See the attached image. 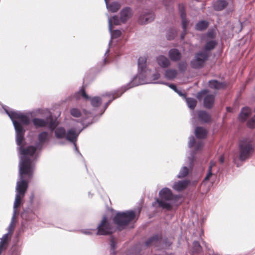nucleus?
<instances>
[{"label":"nucleus","instance_id":"nucleus-1","mask_svg":"<svg viewBox=\"0 0 255 255\" xmlns=\"http://www.w3.org/2000/svg\"><path fill=\"white\" fill-rule=\"evenodd\" d=\"M2 107L11 120L15 131V141L18 146L17 149L20 155L18 180H27L29 182L33 174L35 166L33 162L36 161L39 156L38 151H41L44 144L49 141V133L46 131L40 132L38 135V141L35 145L25 147V129L23 126L30 124V118L20 111L9 110L6 106H3Z\"/></svg>","mask_w":255,"mask_h":255},{"label":"nucleus","instance_id":"nucleus-2","mask_svg":"<svg viewBox=\"0 0 255 255\" xmlns=\"http://www.w3.org/2000/svg\"><path fill=\"white\" fill-rule=\"evenodd\" d=\"M158 195L159 197L155 198V201L152 202V206L168 211L172 210L174 207L178 206L177 202L181 197L180 195L173 194L168 187L162 188L159 191Z\"/></svg>","mask_w":255,"mask_h":255},{"label":"nucleus","instance_id":"nucleus-3","mask_svg":"<svg viewBox=\"0 0 255 255\" xmlns=\"http://www.w3.org/2000/svg\"><path fill=\"white\" fill-rule=\"evenodd\" d=\"M147 59L145 57H139L137 60L138 72L131 81L125 86L127 90L140 85L150 84V77L151 70L147 67Z\"/></svg>","mask_w":255,"mask_h":255},{"label":"nucleus","instance_id":"nucleus-4","mask_svg":"<svg viewBox=\"0 0 255 255\" xmlns=\"http://www.w3.org/2000/svg\"><path fill=\"white\" fill-rule=\"evenodd\" d=\"M28 188V181L27 180L20 181L18 180L16 182L15 187V197L13 206V214L11 219L10 223L7 228L8 233L12 234L13 231V224L14 222L17 209L22 204V200Z\"/></svg>","mask_w":255,"mask_h":255},{"label":"nucleus","instance_id":"nucleus-5","mask_svg":"<svg viewBox=\"0 0 255 255\" xmlns=\"http://www.w3.org/2000/svg\"><path fill=\"white\" fill-rule=\"evenodd\" d=\"M83 113L85 115V117H83V120L81 122L83 127V128L76 131L75 128H71L66 131L65 139L71 143L76 142L78 137L83 129L95 122L94 121V118L92 116L91 112L84 109Z\"/></svg>","mask_w":255,"mask_h":255},{"label":"nucleus","instance_id":"nucleus-6","mask_svg":"<svg viewBox=\"0 0 255 255\" xmlns=\"http://www.w3.org/2000/svg\"><path fill=\"white\" fill-rule=\"evenodd\" d=\"M135 217V212L133 210L118 212L113 217V221L118 229L122 230L126 229L128 225L134 220Z\"/></svg>","mask_w":255,"mask_h":255},{"label":"nucleus","instance_id":"nucleus-7","mask_svg":"<svg viewBox=\"0 0 255 255\" xmlns=\"http://www.w3.org/2000/svg\"><path fill=\"white\" fill-rule=\"evenodd\" d=\"M32 122L36 128H47L52 132L59 124L57 120L54 118L53 116L50 113L45 118H33Z\"/></svg>","mask_w":255,"mask_h":255},{"label":"nucleus","instance_id":"nucleus-8","mask_svg":"<svg viewBox=\"0 0 255 255\" xmlns=\"http://www.w3.org/2000/svg\"><path fill=\"white\" fill-rule=\"evenodd\" d=\"M239 150V159L241 161H244L250 157L254 149L250 140L245 138L240 140Z\"/></svg>","mask_w":255,"mask_h":255},{"label":"nucleus","instance_id":"nucleus-9","mask_svg":"<svg viewBox=\"0 0 255 255\" xmlns=\"http://www.w3.org/2000/svg\"><path fill=\"white\" fill-rule=\"evenodd\" d=\"M204 143L203 141H199L196 142V140L194 136L191 135L189 137V141L188 143V146L189 148H191L195 146L194 149L190 150L189 155L188 156L189 161V166L192 167L193 165L194 161L195 159V155L198 151L201 150L203 147Z\"/></svg>","mask_w":255,"mask_h":255},{"label":"nucleus","instance_id":"nucleus-10","mask_svg":"<svg viewBox=\"0 0 255 255\" xmlns=\"http://www.w3.org/2000/svg\"><path fill=\"white\" fill-rule=\"evenodd\" d=\"M96 235L106 236L113 233V228L106 215L104 216L101 223L97 226Z\"/></svg>","mask_w":255,"mask_h":255},{"label":"nucleus","instance_id":"nucleus-11","mask_svg":"<svg viewBox=\"0 0 255 255\" xmlns=\"http://www.w3.org/2000/svg\"><path fill=\"white\" fill-rule=\"evenodd\" d=\"M74 97L76 99H78L80 97H82L86 100H90L91 105L95 108L99 107L102 103L101 98L99 96H94L93 97L89 96L87 94L85 89L83 87H82L79 91L75 93Z\"/></svg>","mask_w":255,"mask_h":255},{"label":"nucleus","instance_id":"nucleus-12","mask_svg":"<svg viewBox=\"0 0 255 255\" xmlns=\"http://www.w3.org/2000/svg\"><path fill=\"white\" fill-rule=\"evenodd\" d=\"M209 90L208 89H203L199 92L197 95V98L201 100L203 95H206L203 100V105L207 109H211L214 104L215 97L212 94H208Z\"/></svg>","mask_w":255,"mask_h":255},{"label":"nucleus","instance_id":"nucleus-13","mask_svg":"<svg viewBox=\"0 0 255 255\" xmlns=\"http://www.w3.org/2000/svg\"><path fill=\"white\" fill-rule=\"evenodd\" d=\"M195 59L190 62V65L193 69L202 68L209 58V54L205 51H202L196 54Z\"/></svg>","mask_w":255,"mask_h":255},{"label":"nucleus","instance_id":"nucleus-14","mask_svg":"<svg viewBox=\"0 0 255 255\" xmlns=\"http://www.w3.org/2000/svg\"><path fill=\"white\" fill-rule=\"evenodd\" d=\"M21 217L22 218V227L25 228L26 223L32 221L36 218V215L33 211V206H28L24 208L21 213Z\"/></svg>","mask_w":255,"mask_h":255},{"label":"nucleus","instance_id":"nucleus-15","mask_svg":"<svg viewBox=\"0 0 255 255\" xmlns=\"http://www.w3.org/2000/svg\"><path fill=\"white\" fill-rule=\"evenodd\" d=\"M163 243V238L161 234H156L148 238L144 242V246L148 248L151 246L160 247Z\"/></svg>","mask_w":255,"mask_h":255},{"label":"nucleus","instance_id":"nucleus-16","mask_svg":"<svg viewBox=\"0 0 255 255\" xmlns=\"http://www.w3.org/2000/svg\"><path fill=\"white\" fill-rule=\"evenodd\" d=\"M154 18V12L150 10L146 9L139 14L138 20L140 24H146L153 21Z\"/></svg>","mask_w":255,"mask_h":255},{"label":"nucleus","instance_id":"nucleus-17","mask_svg":"<svg viewBox=\"0 0 255 255\" xmlns=\"http://www.w3.org/2000/svg\"><path fill=\"white\" fill-rule=\"evenodd\" d=\"M127 90H128L125 87V86L122 87L120 89L114 91V92L112 93H110L109 94H107V96L108 97H110L111 96H112V99L109 100L104 105V109L102 111V112L100 114V116H101L104 112L106 111V110L107 109L109 105L112 103V102L116 99V98L121 97L122 94L125 92Z\"/></svg>","mask_w":255,"mask_h":255},{"label":"nucleus","instance_id":"nucleus-18","mask_svg":"<svg viewBox=\"0 0 255 255\" xmlns=\"http://www.w3.org/2000/svg\"><path fill=\"white\" fill-rule=\"evenodd\" d=\"M190 184L189 180L185 179L175 182L172 188L175 191L180 192L184 190Z\"/></svg>","mask_w":255,"mask_h":255},{"label":"nucleus","instance_id":"nucleus-19","mask_svg":"<svg viewBox=\"0 0 255 255\" xmlns=\"http://www.w3.org/2000/svg\"><path fill=\"white\" fill-rule=\"evenodd\" d=\"M132 15V9L130 7L127 6L122 9L120 12V19L123 23L126 22Z\"/></svg>","mask_w":255,"mask_h":255},{"label":"nucleus","instance_id":"nucleus-20","mask_svg":"<svg viewBox=\"0 0 255 255\" xmlns=\"http://www.w3.org/2000/svg\"><path fill=\"white\" fill-rule=\"evenodd\" d=\"M209 86L210 88L215 90H221L225 88L227 84L225 82H220L217 80H209Z\"/></svg>","mask_w":255,"mask_h":255},{"label":"nucleus","instance_id":"nucleus-21","mask_svg":"<svg viewBox=\"0 0 255 255\" xmlns=\"http://www.w3.org/2000/svg\"><path fill=\"white\" fill-rule=\"evenodd\" d=\"M251 114V110L248 107H244L241 109L239 115V120L243 123L247 121Z\"/></svg>","mask_w":255,"mask_h":255},{"label":"nucleus","instance_id":"nucleus-22","mask_svg":"<svg viewBox=\"0 0 255 255\" xmlns=\"http://www.w3.org/2000/svg\"><path fill=\"white\" fill-rule=\"evenodd\" d=\"M168 55L170 59L173 61H178L181 57V54L179 50L176 48H172L168 52Z\"/></svg>","mask_w":255,"mask_h":255},{"label":"nucleus","instance_id":"nucleus-23","mask_svg":"<svg viewBox=\"0 0 255 255\" xmlns=\"http://www.w3.org/2000/svg\"><path fill=\"white\" fill-rule=\"evenodd\" d=\"M228 3L226 0H217L213 3L214 9L216 11H221L228 5Z\"/></svg>","mask_w":255,"mask_h":255},{"label":"nucleus","instance_id":"nucleus-24","mask_svg":"<svg viewBox=\"0 0 255 255\" xmlns=\"http://www.w3.org/2000/svg\"><path fill=\"white\" fill-rule=\"evenodd\" d=\"M199 119L204 123H208L211 121V116L206 111L200 110L198 112Z\"/></svg>","mask_w":255,"mask_h":255},{"label":"nucleus","instance_id":"nucleus-25","mask_svg":"<svg viewBox=\"0 0 255 255\" xmlns=\"http://www.w3.org/2000/svg\"><path fill=\"white\" fill-rule=\"evenodd\" d=\"M159 66L163 68L168 67L170 65V62L168 58L164 55H159L156 58Z\"/></svg>","mask_w":255,"mask_h":255},{"label":"nucleus","instance_id":"nucleus-26","mask_svg":"<svg viewBox=\"0 0 255 255\" xmlns=\"http://www.w3.org/2000/svg\"><path fill=\"white\" fill-rule=\"evenodd\" d=\"M209 22L206 20H201L195 25V29L198 31H203L209 26Z\"/></svg>","mask_w":255,"mask_h":255},{"label":"nucleus","instance_id":"nucleus-27","mask_svg":"<svg viewBox=\"0 0 255 255\" xmlns=\"http://www.w3.org/2000/svg\"><path fill=\"white\" fill-rule=\"evenodd\" d=\"M195 134L197 138L204 139L207 135V131L201 127H197L195 131Z\"/></svg>","mask_w":255,"mask_h":255},{"label":"nucleus","instance_id":"nucleus-28","mask_svg":"<svg viewBox=\"0 0 255 255\" xmlns=\"http://www.w3.org/2000/svg\"><path fill=\"white\" fill-rule=\"evenodd\" d=\"M53 131H54L55 136L57 139L65 138L66 131L63 127H56Z\"/></svg>","mask_w":255,"mask_h":255},{"label":"nucleus","instance_id":"nucleus-29","mask_svg":"<svg viewBox=\"0 0 255 255\" xmlns=\"http://www.w3.org/2000/svg\"><path fill=\"white\" fill-rule=\"evenodd\" d=\"M157 83H160V84H163L165 85L168 86L169 88H170L172 90H173L175 92H176L179 96L180 97H185V94L182 92L181 90H179L177 86L174 84H170L165 82H160Z\"/></svg>","mask_w":255,"mask_h":255},{"label":"nucleus","instance_id":"nucleus-30","mask_svg":"<svg viewBox=\"0 0 255 255\" xmlns=\"http://www.w3.org/2000/svg\"><path fill=\"white\" fill-rule=\"evenodd\" d=\"M107 9L110 10L112 12H116L121 7L120 4L118 2H113L111 4H109V1L105 2Z\"/></svg>","mask_w":255,"mask_h":255},{"label":"nucleus","instance_id":"nucleus-31","mask_svg":"<svg viewBox=\"0 0 255 255\" xmlns=\"http://www.w3.org/2000/svg\"><path fill=\"white\" fill-rule=\"evenodd\" d=\"M183 98L185 100L187 105L189 109L191 110H194L195 108L197 105V101L195 99L187 97L186 94L185 97H183Z\"/></svg>","mask_w":255,"mask_h":255},{"label":"nucleus","instance_id":"nucleus-32","mask_svg":"<svg viewBox=\"0 0 255 255\" xmlns=\"http://www.w3.org/2000/svg\"><path fill=\"white\" fill-rule=\"evenodd\" d=\"M177 72L176 70L173 69H167L164 74L165 77L168 80H171L176 77Z\"/></svg>","mask_w":255,"mask_h":255},{"label":"nucleus","instance_id":"nucleus-33","mask_svg":"<svg viewBox=\"0 0 255 255\" xmlns=\"http://www.w3.org/2000/svg\"><path fill=\"white\" fill-rule=\"evenodd\" d=\"M217 45V42L216 40H211L207 41L204 46V51L208 53V52L214 49Z\"/></svg>","mask_w":255,"mask_h":255},{"label":"nucleus","instance_id":"nucleus-34","mask_svg":"<svg viewBox=\"0 0 255 255\" xmlns=\"http://www.w3.org/2000/svg\"><path fill=\"white\" fill-rule=\"evenodd\" d=\"M177 31L173 27H170L168 29L166 34V37L168 40L174 39L176 36Z\"/></svg>","mask_w":255,"mask_h":255},{"label":"nucleus","instance_id":"nucleus-35","mask_svg":"<svg viewBox=\"0 0 255 255\" xmlns=\"http://www.w3.org/2000/svg\"><path fill=\"white\" fill-rule=\"evenodd\" d=\"M189 169L188 167L187 166H183L182 168L180 169L179 173L177 175V178H182L188 176L189 174Z\"/></svg>","mask_w":255,"mask_h":255},{"label":"nucleus","instance_id":"nucleus-36","mask_svg":"<svg viewBox=\"0 0 255 255\" xmlns=\"http://www.w3.org/2000/svg\"><path fill=\"white\" fill-rule=\"evenodd\" d=\"M110 247H111V254L115 255V250L117 247V243L116 242L115 238L113 236H110Z\"/></svg>","mask_w":255,"mask_h":255},{"label":"nucleus","instance_id":"nucleus-37","mask_svg":"<svg viewBox=\"0 0 255 255\" xmlns=\"http://www.w3.org/2000/svg\"><path fill=\"white\" fill-rule=\"evenodd\" d=\"M201 249L202 247L199 242L196 241H194L192 247L193 252L195 253H198L200 252Z\"/></svg>","mask_w":255,"mask_h":255},{"label":"nucleus","instance_id":"nucleus-38","mask_svg":"<svg viewBox=\"0 0 255 255\" xmlns=\"http://www.w3.org/2000/svg\"><path fill=\"white\" fill-rule=\"evenodd\" d=\"M71 116L75 118H79L82 116L80 111L76 108H72L70 110Z\"/></svg>","mask_w":255,"mask_h":255},{"label":"nucleus","instance_id":"nucleus-39","mask_svg":"<svg viewBox=\"0 0 255 255\" xmlns=\"http://www.w3.org/2000/svg\"><path fill=\"white\" fill-rule=\"evenodd\" d=\"M187 67V63L185 61H181L178 64V69L180 72L184 73Z\"/></svg>","mask_w":255,"mask_h":255},{"label":"nucleus","instance_id":"nucleus-40","mask_svg":"<svg viewBox=\"0 0 255 255\" xmlns=\"http://www.w3.org/2000/svg\"><path fill=\"white\" fill-rule=\"evenodd\" d=\"M160 77V74L158 72H155L153 73H151V75L150 77V79L151 80L150 84H156V83H158V82H153ZM159 81V82H160Z\"/></svg>","mask_w":255,"mask_h":255},{"label":"nucleus","instance_id":"nucleus-41","mask_svg":"<svg viewBox=\"0 0 255 255\" xmlns=\"http://www.w3.org/2000/svg\"><path fill=\"white\" fill-rule=\"evenodd\" d=\"M181 20L182 28V29H187L189 21L186 18V16L180 17Z\"/></svg>","mask_w":255,"mask_h":255},{"label":"nucleus","instance_id":"nucleus-42","mask_svg":"<svg viewBox=\"0 0 255 255\" xmlns=\"http://www.w3.org/2000/svg\"><path fill=\"white\" fill-rule=\"evenodd\" d=\"M247 125L250 128H255V115L248 120Z\"/></svg>","mask_w":255,"mask_h":255},{"label":"nucleus","instance_id":"nucleus-43","mask_svg":"<svg viewBox=\"0 0 255 255\" xmlns=\"http://www.w3.org/2000/svg\"><path fill=\"white\" fill-rule=\"evenodd\" d=\"M178 11L180 17H182V15H183L184 16H186L185 7L183 4L179 3L178 4Z\"/></svg>","mask_w":255,"mask_h":255},{"label":"nucleus","instance_id":"nucleus-44","mask_svg":"<svg viewBox=\"0 0 255 255\" xmlns=\"http://www.w3.org/2000/svg\"><path fill=\"white\" fill-rule=\"evenodd\" d=\"M110 52L109 48L107 50L104 54V57L103 61V65L102 66L105 65L106 64L109 63L110 61L107 59L108 57V53Z\"/></svg>","mask_w":255,"mask_h":255},{"label":"nucleus","instance_id":"nucleus-45","mask_svg":"<svg viewBox=\"0 0 255 255\" xmlns=\"http://www.w3.org/2000/svg\"><path fill=\"white\" fill-rule=\"evenodd\" d=\"M212 175H213V173H212V170H211V167L208 168V172L204 179V181H205L209 180V179H210V178L211 177V176Z\"/></svg>","mask_w":255,"mask_h":255},{"label":"nucleus","instance_id":"nucleus-46","mask_svg":"<svg viewBox=\"0 0 255 255\" xmlns=\"http://www.w3.org/2000/svg\"><path fill=\"white\" fill-rule=\"evenodd\" d=\"M8 235L9 233H7L6 234L3 235L2 238L0 239V241H3V242L7 244L8 241Z\"/></svg>","mask_w":255,"mask_h":255},{"label":"nucleus","instance_id":"nucleus-47","mask_svg":"<svg viewBox=\"0 0 255 255\" xmlns=\"http://www.w3.org/2000/svg\"><path fill=\"white\" fill-rule=\"evenodd\" d=\"M80 231L82 234H85V235H92L91 230H90V229H83V230H81Z\"/></svg>","mask_w":255,"mask_h":255},{"label":"nucleus","instance_id":"nucleus-48","mask_svg":"<svg viewBox=\"0 0 255 255\" xmlns=\"http://www.w3.org/2000/svg\"><path fill=\"white\" fill-rule=\"evenodd\" d=\"M121 35V32L120 30H115L113 32V35L115 37L117 38Z\"/></svg>","mask_w":255,"mask_h":255},{"label":"nucleus","instance_id":"nucleus-49","mask_svg":"<svg viewBox=\"0 0 255 255\" xmlns=\"http://www.w3.org/2000/svg\"><path fill=\"white\" fill-rule=\"evenodd\" d=\"M183 31L182 32V33L180 35V39L181 40H184L185 37V35H186L187 33V29H182Z\"/></svg>","mask_w":255,"mask_h":255},{"label":"nucleus","instance_id":"nucleus-50","mask_svg":"<svg viewBox=\"0 0 255 255\" xmlns=\"http://www.w3.org/2000/svg\"><path fill=\"white\" fill-rule=\"evenodd\" d=\"M113 20L114 21V23L115 25H118L119 23V19L118 16L114 15L113 16Z\"/></svg>","mask_w":255,"mask_h":255},{"label":"nucleus","instance_id":"nucleus-51","mask_svg":"<svg viewBox=\"0 0 255 255\" xmlns=\"http://www.w3.org/2000/svg\"><path fill=\"white\" fill-rule=\"evenodd\" d=\"M109 30L111 33H112V20L110 18H108Z\"/></svg>","mask_w":255,"mask_h":255},{"label":"nucleus","instance_id":"nucleus-52","mask_svg":"<svg viewBox=\"0 0 255 255\" xmlns=\"http://www.w3.org/2000/svg\"><path fill=\"white\" fill-rule=\"evenodd\" d=\"M206 248L208 250V254L209 255H220L217 253H215L213 250L208 248V247H206Z\"/></svg>","mask_w":255,"mask_h":255},{"label":"nucleus","instance_id":"nucleus-53","mask_svg":"<svg viewBox=\"0 0 255 255\" xmlns=\"http://www.w3.org/2000/svg\"><path fill=\"white\" fill-rule=\"evenodd\" d=\"M34 194L33 193H32L30 195V198H29V203H30V205L29 206H32V204H33V200H34Z\"/></svg>","mask_w":255,"mask_h":255},{"label":"nucleus","instance_id":"nucleus-54","mask_svg":"<svg viewBox=\"0 0 255 255\" xmlns=\"http://www.w3.org/2000/svg\"><path fill=\"white\" fill-rule=\"evenodd\" d=\"M74 145V150L81 157H82V155L79 150L78 149V147L77 146L76 142H75L74 143H72Z\"/></svg>","mask_w":255,"mask_h":255},{"label":"nucleus","instance_id":"nucleus-55","mask_svg":"<svg viewBox=\"0 0 255 255\" xmlns=\"http://www.w3.org/2000/svg\"><path fill=\"white\" fill-rule=\"evenodd\" d=\"M7 244L6 243L3 242V241H0V249H1L2 250H4L5 249V246Z\"/></svg>","mask_w":255,"mask_h":255},{"label":"nucleus","instance_id":"nucleus-56","mask_svg":"<svg viewBox=\"0 0 255 255\" xmlns=\"http://www.w3.org/2000/svg\"><path fill=\"white\" fill-rule=\"evenodd\" d=\"M219 160L220 162L221 163L223 164L224 162V160H225L224 155H221L219 157Z\"/></svg>","mask_w":255,"mask_h":255},{"label":"nucleus","instance_id":"nucleus-57","mask_svg":"<svg viewBox=\"0 0 255 255\" xmlns=\"http://www.w3.org/2000/svg\"><path fill=\"white\" fill-rule=\"evenodd\" d=\"M216 165V163L215 162H214V161H211L210 162V165L209 166V168H210L211 167V170H212V168L215 166Z\"/></svg>","mask_w":255,"mask_h":255},{"label":"nucleus","instance_id":"nucleus-58","mask_svg":"<svg viewBox=\"0 0 255 255\" xmlns=\"http://www.w3.org/2000/svg\"><path fill=\"white\" fill-rule=\"evenodd\" d=\"M207 36L210 37H213V33L212 32H208L207 33Z\"/></svg>","mask_w":255,"mask_h":255},{"label":"nucleus","instance_id":"nucleus-59","mask_svg":"<svg viewBox=\"0 0 255 255\" xmlns=\"http://www.w3.org/2000/svg\"><path fill=\"white\" fill-rule=\"evenodd\" d=\"M234 163L236 164V166H237L238 167H240V165L239 163H236V160L235 159H234Z\"/></svg>","mask_w":255,"mask_h":255},{"label":"nucleus","instance_id":"nucleus-60","mask_svg":"<svg viewBox=\"0 0 255 255\" xmlns=\"http://www.w3.org/2000/svg\"><path fill=\"white\" fill-rule=\"evenodd\" d=\"M105 0V2H106L107 1H109L110 0Z\"/></svg>","mask_w":255,"mask_h":255},{"label":"nucleus","instance_id":"nucleus-61","mask_svg":"<svg viewBox=\"0 0 255 255\" xmlns=\"http://www.w3.org/2000/svg\"><path fill=\"white\" fill-rule=\"evenodd\" d=\"M111 44V41L109 43V45L110 46Z\"/></svg>","mask_w":255,"mask_h":255}]
</instances>
